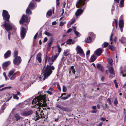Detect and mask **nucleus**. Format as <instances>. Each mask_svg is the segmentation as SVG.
Returning a JSON list of instances; mask_svg holds the SVG:
<instances>
[{
	"mask_svg": "<svg viewBox=\"0 0 126 126\" xmlns=\"http://www.w3.org/2000/svg\"><path fill=\"white\" fill-rule=\"evenodd\" d=\"M90 53V50H88L87 51L86 53V55H88Z\"/></svg>",
	"mask_w": 126,
	"mask_h": 126,
	"instance_id": "nucleus-57",
	"label": "nucleus"
},
{
	"mask_svg": "<svg viewBox=\"0 0 126 126\" xmlns=\"http://www.w3.org/2000/svg\"><path fill=\"white\" fill-rule=\"evenodd\" d=\"M60 0H56V5L58 6L60 4V2L59 1Z\"/></svg>",
	"mask_w": 126,
	"mask_h": 126,
	"instance_id": "nucleus-49",
	"label": "nucleus"
},
{
	"mask_svg": "<svg viewBox=\"0 0 126 126\" xmlns=\"http://www.w3.org/2000/svg\"><path fill=\"white\" fill-rule=\"evenodd\" d=\"M107 101H108V102L109 103V104H110L111 105V101L110 98H108V99L107 100Z\"/></svg>",
	"mask_w": 126,
	"mask_h": 126,
	"instance_id": "nucleus-53",
	"label": "nucleus"
},
{
	"mask_svg": "<svg viewBox=\"0 0 126 126\" xmlns=\"http://www.w3.org/2000/svg\"><path fill=\"white\" fill-rule=\"evenodd\" d=\"M11 52L10 50H8L4 54V57L5 58H7L9 57L11 55Z\"/></svg>",
	"mask_w": 126,
	"mask_h": 126,
	"instance_id": "nucleus-21",
	"label": "nucleus"
},
{
	"mask_svg": "<svg viewBox=\"0 0 126 126\" xmlns=\"http://www.w3.org/2000/svg\"><path fill=\"white\" fill-rule=\"evenodd\" d=\"M76 27H73V29L77 37H79L80 36V34L78 32L76 31Z\"/></svg>",
	"mask_w": 126,
	"mask_h": 126,
	"instance_id": "nucleus-24",
	"label": "nucleus"
},
{
	"mask_svg": "<svg viewBox=\"0 0 126 126\" xmlns=\"http://www.w3.org/2000/svg\"><path fill=\"white\" fill-rule=\"evenodd\" d=\"M96 57L94 56V55H93L90 58V60L91 62L94 61L96 59Z\"/></svg>",
	"mask_w": 126,
	"mask_h": 126,
	"instance_id": "nucleus-28",
	"label": "nucleus"
},
{
	"mask_svg": "<svg viewBox=\"0 0 126 126\" xmlns=\"http://www.w3.org/2000/svg\"><path fill=\"white\" fill-rule=\"evenodd\" d=\"M119 6L120 7H124V4L123 2H122L121 3H120Z\"/></svg>",
	"mask_w": 126,
	"mask_h": 126,
	"instance_id": "nucleus-55",
	"label": "nucleus"
},
{
	"mask_svg": "<svg viewBox=\"0 0 126 126\" xmlns=\"http://www.w3.org/2000/svg\"><path fill=\"white\" fill-rule=\"evenodd\" d=\"M86 0H79L76 4V6L77 7H81L85 3Z\"/></svg>",
	"mask_w": 126,
	"mask_h": 126,
	"instance_id": "nucleus-10",
	"label": "nucleus"
},
{
	"mask_svg": "<svg viewBox=\"0 0 126 126\" xmlns=\"http://www.w3.org/2000/svg\"><path fill=\"white\" fill-rule=\"evenodd\" d=\"M16 94H13V98L14 99H16L18 100L19 99V97H18L17 95H18L19 96H21V95L20 93L18 92H16Z\"/></svg>",
	"mask_w": 126,
	"mask_h": 126,
	"instance_id": "nucleus-15",
	"label": "nucleus"
},
{
	"mask_svg": "<svg viewBox=\"0 0 126 126\" xmlns=\"http://www.w3.org/2000/svg\"><path fill=\"white\" fill-rule=\"evenodd\" d=\"M69 70L72 71L74 74H75L76 71L73 66H72L69 69Z\"/></svg>",
	"mask_w": 126,
	"mask_h": 126,
	"instance_id": "nucleus-29",
	"label": "nucleus"
},
{
	"mask_svg": "<svg viewBox=\"0 0 126 126\" xmlns=\"http://www.w3.org/2000/svg\"><path fill=\"white\" fill-rule=\"evenodd\" d=\"M113 62L111 58L109 59L108 60V62L110 65H112V63Z\"/></svg>",
	"mask_w": 126,
	"mask_h": 126,
	"instance_id": "nucleus-36",
	"label": "nucleus"
},
{
	"mask_svg": "<svg viewBox=\"0 0 126 126\" xmlns=\"http://www.w3.org/2000/svg\"><path fill=\"white\" fill-rule=\"evenodd\" d=\"M38 33H37L35 35L34 37V39H35L37 38L38 35Z\"/></svg>",
	"mask_w": 126,
	"mask_h": 126,
	"instance_id": "nucleus-56",
	"label": "nucleus"
},
{
	"mask_svg": "<svg viewBox=\"0 0 126 126\" xmlns=\"http://www.w3.org/2000/svg\"><path fill=\"white\" fill-rule=\"evenodd\" d=\"M103 51V50L102 49L100 48L96 50L94 52L96 55L98 56H99L101 55L102 51Z\"/></svg>",
	"mask_w": 126,
	"mask_h": 126,
	"instance_id": "nucleus-14",
	"label": "nucleus"
},
{
	"mask_svg": "<svg viewBox=\"0 0 126 126\" xmlns=\"http://www.w3.org/2000/svg\"><path fill=\"white\" fill-rule=\"evenodd\" d=\"M52 58L46 56L45 61V63L48 62V64L47 65L46 67L44 69L43 72V76L42 78H43V80L45 79L49 76L52 73V70H54L55 68L53 65H51L54 62H53Z\"/></svg>",
	"mask_w": 126,
	"mask_h": 126,
	"instance_id": "nucleus-2",
	"label": "nucleus"
},
{
	"mask_svg": "<svg viewBox=\"0 0 126 126\" xmlns=\"http://www.w3.org/2000/svg\"><path fill=\"white\" fill-rule=\"evenodd\" d=\"M64 24V22H61L60 23V25L62 26H63Z\"/></svg>",
	"mask_w": 126,
	"mask_h": 126,
	"instance_id": "nucleus-63",
	"label": "nucleus"
},
{
	"mask_svg": "<svg viewBox=\"0 0 126 126\" xmlns=\"http://www.w3.org/2000/svg\"><path fill=\"white\" fill-rule=\"evenodd\" d=\"M3 75L4 76L5 78L6 79V80H7V78L6 77V73H5V72H4L3 73Z\"/></svg>",
	"mask_w": 126,
	"mask_h": 126,
	"instance_id": "nucleus-58",
	"label": "nucleus"
},
{
	"mask_svg": "<svg viewBox=\"0 0 126 126\" xmlns=\"http://www.w3.org/2000/svg\"><path fill=\"white\" fill-rule=\"evenodd\" d=\"M9 96V97H8V99L6 100V102L9 101L12 98V96L11 94H8L7 96Z\"/></svg>",
	"mask_w": 126,
	"mask_h": 126,
	"instance_id": "nucleus-37",
	"label": "nucleus"
},
{
	"mask_svg": "<svg viewBox=\"0 0 126 126\" xmlns=\"http://www.w3.org/2000/svg\"><path fill=\"white\" fill-rule=\"evenodd\" d=\"M93 42L92 40H85L84 42L88 43H90Z\"/></svg>",
	"mask_w": 126,
	"mask_h": 126,
	"instance_id": "nucleus-42",
	"label": "nucleus"
},
{
	"mask_svg": "<svg viewBox=\"0 0 126 126\" xmlns=\"http://www.w3.org/2000/svg\"><path fill=\"white\" fill-rule=\"evenodd\" d=\"M15 70H10L8 76L11 80H13L16 78L17 72L15 73Z\"/></svg>",
	"mask_w": 126,
	"mask_h": 126,
	"instance_id": "nucleus-5",
	"label": "nucleus"
},
{
	"mask_svg": "<svg viewBox=\"0 0 126 126\" xmlns=\"http://www.w3.org/2000/svg\"><path fill=\"white\" fill-rule=\"evenodd\" d=\"M71 96V94H69L68 95H67L66 97H62V99H63L65 100L66 99H67L69 97H70Z\"/></svg>",
	"mask_w": 126,
	"mask_h": 126,
	"instance_id": "nucleus-38",
	"label": "nucleus"
},
{
	"mask_svg": "<svg viewBox=\"0 0 126 126\" xmlns=\"http://www.w3.org/2000/svg\"><path fill=\"white\" fill-rule=\"evenodd\" d=\"M3 26L5 27L6 30L8 32H10V31L12 29V25L9 23H5Z\"/></svg>",
	"mask_w": 126,
	"mask_h": 126,
	"instance_id": "nucleus-8",
	"label": "nucleus"
},
{
	"mask_svg": "<svg viewBox=\"0 0 126 126\" xmlns=\"http://www.w3.org/2000/svg\"><path fill=\"white\" fill-rule=\"evenodd\" d=\"M46 92L50 95H52L53 94L52 92L50 91H46Z\"/></svg>",
	"mask_w": 126,
	"mask_h": 126,
	"instance_id": "nucleus-50",
	"label": "nucleus"
},
{
	"mask_svg": "<svg viewBox=\"0 0 126 126\" xmlns=\"http://www.w3.org/2000/svg\"><path fill=\"white\" fill-rule=\"evenodd\" d=\"M2 15L4 19L6 22L8 21L10 18V16L8 14V12L6 10H3Z\"/></svg>",
	"mask_w": 126,
	"mask_h": 126,
	"instance_id": "nucleus-6",
	"label": "nucleus"
},
{
	"mask_svg": "<svg viewBox=\"0 0 126 126\" xmlns=\"http://www.w3.org/2000/svg\"><path fill=\"white\" fill-rule=\"evenodd\" d=\"M83 11V10L81 9H78L77 10L75 13V15L76 16H77L81 14Z\"/></svg>",
	"mask_w": 126,
	"mask_h": 126,
	"instance_id": "nucleus-19",
	"label": "nucleus"
},
{
	"mask_svg": "<svg viewBox=\"0 0 126 126\" xmlns=\"http://www.w3.org/2000/svg\"><path fill=\"white\" fill-rule=\"evenodd\" d=\"M30 9V8L28 7L26 9V13L27 14L29 15H31L32 14V12L31 11Z\"/></svg>",
	"mask_w": 126,
	"mask_h": 126,
	"instance_id": "nucleus-30",
	"label": "nucleus"
},
{
	"mask_svg": "<svg viewBox=\"0 0 126 126\" xmlns=\"http://www.w3.org/2000/svg\"><path fill=\"white\" fill-rule=\"evenodd\" d=\"M11 63L10 61H9L6 62L2 64V67L3 69H4V68L8 66Z\"/></svg>",
	"mask_w": 126,
	"mask_h": 126,
	"instance_id": "nucleus-16",
	"label": "nucleus"
},
{
	"mask_svg": "<svg viewBox=\"0 0 126 126\" xmlns=\"http://www.w3.org/2000/svg\"><path fill=\"white\" fill-rule=\"evenodd\" d=\"M97 67L102 72H103L104 71V68L100 64H97Z\"/></svg>",
	"mask_w": 126,
	"mask_h": 126,
	"instance_id": "nucleus-20",
	"label": "nucleus"
},
{
	"mask_svg": "<svg viewBox=\"0 0 126 126\" xmlns=\"http://www.w3.org/2000/svg\"><path fill=\"white\" fill-rule=\"evenodd\" d=\"M101 120L102 121H104L106 120V118H105L102 117L101 118Z\"/></svg>",
	"mask_w": 126,
	"mask_h": 126,
	"instance_id": "nucleus-61",
	"label": "nucleus"
},
{
	"mask_svg": "<svg viewBox=\"0 0 126 126\" xmlns=\"http://www.w3.org/2000/svg\"><path fill=\"white\" fill-rule=\"evenodd\" d=\"M30 21V20L28 17L26 16L23 15L21 18V20L19 21V23L20 24H24L26 26L27 25Z\"/></svg>",
	"mask_w": 126,
	"mask_h": 126,
	"instance_id": "nucleus-3",
	"label": "nucleus"
},
{
	"mask_svg": "<svg viewBox=\"0 0 126 126\" xmlns=\"http://www.w3.org/2000/svg\"><path fill=\"white\" fill-rule=\"evenodd\" d=\"M119 24L120 28L122 29L123 26L124 22L123 21L122 19L120 20L119 21Z\"/></svg>",
	"mask_w": 126,
	"mask_h": 126,
	"instance_id": "nucleus-25",
	"label": "nucleus"
},
{
	"mask_svg": "<svg viewBox=\"0 0 126 126\" xmlns=\"http://www.w3.org/2000/svg\"><path fill=\"white\" fill-rule=\"evenodd\" d=\"M76 41H74L73 40H67V44H74Z\"/></svg>",
	"mask_w": 126,
	"mask_h": 126,
	"instance_id": "nucleus-27",
	"label": "nucleus"
},
{
	"mask_svg": "<svg viewBox=\"0 0 126 126\" xmlns=\"http://www.w3.org/2000/svg\"><path fill=\"white\" fill-rule=\"evenodd\" d=\"M57 23V22L56 21H54L52 23V25H56Z\"/></svg>",
	"mask_w": 126,
	"mask_h": 126,
	"instance_id": "nucleus-64",
	"label": "nucleus"
},
{
	"mask_svg": "<svg viewBox=\"0 0 126 126\" xmlns=\"http://www.w3.org/2000/svg\"><path fill=\"white\" fill-rule=\"evenodd\" d=\"M59 55V54H57L55 55L54 56H52V60L53 61V62H54V61L57 58Z\"/></svg>",
	"mask_w": 126,
	"mask_h": 126,
	"instance_id": "nucleus-34",
	"label": "nucleus"
},
{
	"mask_svg": "<svg viewBox=\"0 0 126 126\" xmlns=\"http://www.w3.org/2000/svg\"><path fill=\"white\" fill-rule=\"evenodd\" d=\"M53 43V41L52 40H51L48 43L47 45V47L48 49H50V48L51 45Z\"/></svg>",
	"mask_w": 126,
	"mask_h": 126,
	"instance_id": "nucleus-26",
	"label": "nucleus"
},
{
	"mask_svg": "<svg viewBox=\"0 0 126 126\" xmlns=\"http://www.w3.org/2000/svg\"><path fill=\"white\" fill-rule=\"evenodd\" d=\"M52 14V11L51 10H49L48 11L47 13V15L48 16H51Z\"/></svg>",
	"mask_w": 126,
	"mask_h": 126,
	"instance_id": "nucleus-41",
	"label": "nucleus"
},
{
	"mask_svg": "<svg viewBox=\"0 0 126 126\" xmlns=\"http://www.w3.org/2000/svg\"><path fill=\"white\" fill-rule=\"evenodd\" d=\"M21 59L20 57L18 56L15 58L13 60V63L14 64L18 65L21 63Z\"/></svg>",
	"mask_w": 126,
	"mask_h": 126,
	"instance_id": "nucleus-7",
	"label": "nucleus"
},
{
	"mask_svg": "<svg viewBox=\"0 0 126 126\" xmlns=\"http://www.w3.org/2000/svg\"><path fill=\"white\" fill-rule=\"evenodd\" d=\"M125 70H124L123 71L121 70V72L120 73V75L122 76L123 77H125L126 76L125 72Z\"/></svg>",
	"mask_w": 126,
	"mask_h": 126,
	"instance_id": "nucleus-33",
	"label": "nucleus"
},
{
	"mask_svg": "<svg viewBox=\"0 0 126 126\" xmlns=\"http://www.w3.org/2000/svg\"><path fill=\"white\" fill-rule=\"evenodd\" d=\"M18 54V52L17 50L15 51L14 53V57L15 58L16 57H17V55Z\"/></svg>",
	"mask_w": 126,
	"mask_h": 126,
	"instance_id": "nucleus-39",
	"label": "nucleus"
},
{
	"mask_svg": "<svg viewBox=\"0 0 126 126\" xmlns=\"http://www.w3.org/2000/svg\"><path fill=\"white\" fill-rule=\"evenodd\" d=\"M61 110L63 111H66L67 110V108L66 107H64L62 106Z\"/></svg>",
	"mask_w": 126,
	"mask_h": 126,
	"instance_id": "nucleus-43",
	"label": "nucleus"
},
{
	"mask_svg": "<svg viewBox=\"0 0 126 126\" xmlns=\"http://www.w3.org/2000/svg\"><path fill=\"white\" fill-rule=\"evenodd\" d=\"M71 31H72V29L71 28H70L69 29H68L67 30V33H69V32H70Z\"/></svg>",
	"mask_w": 126,
	"mask_h": 126,
	"instance_id": "nucleus-62",
	"label": "nucleus"
},
{
	"mask_svg": "<svg viewBox=\"0 0 126 126\" xmlns=\"http://www.w3.org/2000/svg\"><path fill=\"white\" fill-rule=\"evenodd\" d=\"M103 45L105 47H106L108 46L109 43L107 42H105L103 43Z\"/></svg>",
	"mask_w": 126,
	"mask_h": 126,
	"instance_id": "nucleus-40",
	"label": "nucleus"
},
{
	"mask_svg": "<svg viewBox=\"0 0 126 126\" xmlns=\"http://www.w3.org/2000/svg\"><path fill=\"white\" fill-rule=\"evenodd\" d=\"M102 124L103 122H101L97 124L96 126H102Z\"/></svg>",
	"mask_w": 126,
	"mask_h": 126,
	"instance_id": "nucleus-52",
	"label": "nucleus"
},
{
	"mask_svg": "<svg viewBox=\"0 0 126 126\" xmlns=\"http://www.w3.org/2000/svg\"><path fill=\"white\" fill-rule=\"evenodd\" d=\"M36 58L40 63L41 62V54L40 53H39L37 54Z\"/></svg>",
	"mask_w": 126,
	"mask_h": 126,
	"instance_id": "nucleus-23",
	"label": "nucleus"
},
{
	"mask_svg": "<svg viewBox=\"0 0 126 126\" xmlns=\"http://www.w3.org/2000/svg\"><path fill=\"white\" fill-rule=\"evenodd\" d=\"M75 50L77 54H79L82 57H83L84 56L85 54L83 51L80 46L78 45L77 46Z\"/></svg>",
	"mask_w": 126,
	"mask_h": 126,
	"instance_id": "nucleus-4",
	"label": "nucleus"
},
{
	"mask_svg": "<svg viewBox=\"0 0 126 126\" xmlns=\"http://www.w3.org/2000/svg\"><path fill=\"white\" fill-rule=\"evenodd\" d=\"M109 71L110 74L109 77L112 78L115 76L114 71L112 67H110L109 68Z\"/></svg>",
	"mask_w": 126,
	"mask_h": 126,
	"instance_id": "nucleus-9",
	"label": "nucleus"
},
{
	"mask_svg": "<svg viewBox=\"0 0 126 126\" xmlns=\"http://www.w3.org/2000/svg\"><path fill=\"white\" fill-rule=\"evenodd\" d=\"M67 90L66 87L64 86H63V92H65Z\"/></svg>",
	"mask_w": 126,
	"mask_h": 126,
	"instance_id": "nucleus-45",
	"label": "nucleus"
},
{
	"mask_svg": "<svg viewBox=\"0 0 126 126\" xmlns=\"http://www.w3.org/2000/svg\"><path fill=\"white\" fill-rule=\"evenodd\" d=\"M32 113V110H30L23 112L21 113V114L22 116H27L31 115Z\"/></svg>",
	"mask_w": 126,
	"mask_h": 126,
	"instance_id": "nucleus-12",
	"label": "nucleus"
},
{
	"mask_svg": "<svg viewBox=\"0 0 126 126\" xmlns=\"http://www.w3.org/2000/svg\"><path fill=\"white\" fill-rule=\"evenodd\" d=\"M14 117L16 119V120L17 121L19 120H22L23 119V117L20 116V115L17 113L16 114L14 115Z\"/></svg>",
	"mask_w": 126,
	"mask_h": 126,
	"instance_id": "nucleus-18",
	"label": "nucleus"
},
{
	"mask_svg": "<svg viewBox=\"0 0 126 126\" xmlns=\"http://www.w3.org/2000/svg\"><path fill=\"white\" fill-rule=\"evenodd\" d=\"M57 88H58V89H59V90L60 91L61 90V88H60V85H59V84H58V83H57Z\"/></svg>",
	"mask_w": 126,
	"mask_h": 126,
	"instance_id": "nucleus-51",
	"label": "nucleus"
},
{
	"mask_svg": "<svg viewBox=\"0 0 126 126\" xmlns=\"http://www.w3.org/2000/svg\"><path fill=\"white\" fill-rule=\"evenodd\" d=\"M118 103V102L117 98H115L114 102V105H117Z\"/></svg>",
	"mask_w": 126,
	"mask_h": 126,
	"instance_id": "nucleus-47",
	"label": "nucleus"
},
{
	"mask_svg": "<svg viewBox=\"0 0 126 126\" xmlns=\"http://www.w3.org/2000/svg\"><path fill=\"white\" fill-rule=\"evenodd\" d=\"M21 37L22 39H23L25 36L26 31L25 29L23 27H21Z\"/></svg>",
	"mask_w": 126,
	"mask_h": 126,
	"instance_id": "nucleus-11",
	"label": "nucleus"
},
{
	"mask_svg": "<svg viewBox=\"0 0 126 126\" xmlns=\"http://www.w3.org/2000/svg\"><path fill=\"white\" fill-rule=\"evenodd\" d=\"M57 48L58 50V52L59 54L61 51V48L60 47L59 45H58Z\"/></svg>",
	"mask_w": 126,
	"mask_h": 126,
	"instance_id": "nucleus-44",
	"label": "nucleus"
},
{
	"mask_svg": "<svg viewBox=\"0 0 126 126\" xmlns=\"http://www.w3.org/2000/svg\"><path fill=\"white\" fill-rule=\"evenodd\" d=\"M46 95H40L37 97H36L34 98L32 101V104L34 105L32 107L37 108V110L38 112H35L36 116L34 117V118L35 120H37L42 117V114H40L38 112H40L41 113L47 110V108L44 107L47 105L46 102Z\"/></svg>",
	"mask_w": 126,
	"mask_h": 126,
	"instance_id": "nucleus-1",
	"label": "nucleus"
},
{
	"mask_svg": "<svg viewBox=\"0 0 126 126\" xmlns=\"http://www.w3.org/2000/svg\"><path fill=\"white\" fill-rule=\"evenodd\" d=\"M44 33L46 35L49 36H50L51 35V34L50 33L47 31H45V32Z\"/></svg>",
	"mask_w": 126,
	"mask_h": 126,
	"instance_id": "nucleus-46",
	"label": "nucleus"
},
{
	"mask_svg": "<svg viewBox=\"0 0 126 126\" xmlns=\"http://www.w3.org/2000/svg\"><path fill=\"white\" fill-rule=\"evenodd\" d=\"M75 21V18H74L71 19L69 22L68 24L71 25L73 24Z\"/></svg>",
	"mask_w": 126,
	"mask_h": 126,
	"instance_id": "nucleus-32",
	"label": "nucleus"
},
{
	"mask_svg": "<svg viewBox=\"0 0 126 126\" xmlns=\"http://www.w3.org/2000/svg\"><path fill=\"white\" fill-rule=\"evenodd\" d=\"M57 107L59 108L61 110L62 106L58 104L57 105Z\"/></svg>",
	"mask_w": 126,
	"mask_h": 126,
	"instance_id": "nucleus-59",
	"label": "nucleus"
},
{
	"mask_svg": "<svg viewBox=\"0 0 126 126\" xmlns=\"http://www.w3.org/2000/svg\"><path fill=\"white\" fill-rule=\"evenodd\" d=\"M5 105L6 104L5 103H4L3 105L2 106L0 110V111L1 112H3V110L5 109L6 108L5 106Z\"/></svg>",
	"mask_w": 126,
	"mask_h": 126,
	"instance_id": "nucleus-31",
	"label": "nucleus"
},
{
	"mask_svg": "<svg viewBox=\"0 0 126 126\" xmlns=\"http://www.w3.org/2000/svg\"><path fill=\"white\" fill-rule=\"evenodd\" d=\"M49 91H50L51 92H54L53 89L51 87H50L48 89Z\"/></svg>",
	"mask_w": 126,
	"mask_h": 126,
	"instance_id": "nucleus-54",
	"label": "nucleus"
},
{
	"mask_svg": "<svg viewBox=\"0 0 126 126\" xmlns=\"http://www.w3.org/2000/svg\"><path fill=\"white\" fill-rule=\"evenodd\" d=\"M115 22V27L116 28H117V25H118V21L116 19H114Z\"/></svg>",
	"mask_w": 126,
	"mask_h": 126,
	"instance_id": "nucleus-48",
	"label": "nucleus"
},
{
	"mask_svg": "<svg viewBox=\"0 0 126 126\" xmlns=\"http://www.w3.org/2000/svg\"><path fill=\"white\" fill-rule=\"evenodd\" d=\"M63 55L67 57L70 58L71 57V55L68 52V50H64L63 53Z\"/></svg>",
	"mask_w": 126,
	"mask_h": 126,
	"instance_id": "nucleus-17",
	"label": "nucleus"
},
{
	"mask_svg": "<svg viewBox=\"0 0 126 126\" xmlns=\"http://www.w3.org/2000/svg\"><path fill=\"white\" fill-rule=\"evenodd\" d=\"M34 0H32V2L30 3L29 5V6L28 7L30 9H33L34 8H35L36 6L34 3Z\"/></svg>",
	"mask_w": 126,
	"mask_h": 126,
	"instance_id": "nucleus-13",
	"label": "nucleus"
},
{
	"mask_svg": "<svg viewBox=\"0 0 126 126\" xmlns=\"http://www.w3.org/2000/svg\"><path fill=\"white\" fill-rule=\"evenodd\" d=\"M9 33V34L8 35V39H10V34H11V33H10V32H8Z\"/></svg>",
	"mask_w": 126,
	"mask_h": 126,
	"instance_id": "nucleus-60",
	"label": "nucleus"
},
{
	"mask_svg": "<svg viewBox=\"0 0 126 126\" xmlns=\"http://www.w3.org/2000/svg\"><path fill=\"white\" fill-rule=\"evenodd\" d=\"M109 49H110L112 51H114L115 50V48L113 45H109Z\"/></svg>",
	"mask_w": 126,
	"mask_h": 126,
	"instance_id": "nucleus-35",
	"label": "nucleus"
},
{
	"mask_svg": "<svg viewBox=\"0 0 126 126\" xmlns=\"http://www.w3.org/2000/svg\"><path fill=\"white\" fill-rule=\"evenodd\" d=\"M90 36H89L87 38V39H92L95 38V35L92 32H91L90 33Z\"/></svg>",
	"mask_w": 126,
	"mask_h": 126,
	"instance_id": "nucleus-22",
	"label": "nucleus"
}]
</instances>
